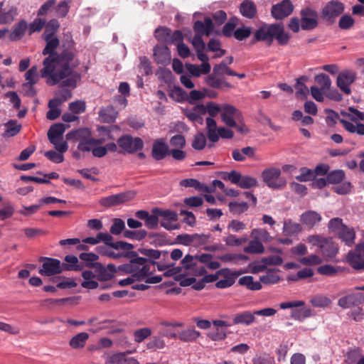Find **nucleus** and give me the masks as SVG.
<instances>
[{"label": "nucleus", "instance_id": "33", "mask_svg": "<svg viewBox=\"0 0 364 364\" xmlns=\"http://www.w3.org/2000/svg\"><path fill=\"white\" fill-rule=\"evenodd\" d=\"M238 284L252 291L260 290L262 288L261 282H254V278L252 276H245L240 277L238 280Z\"/></svg>", "mask_w": 364, "mask_h": 364}, {"label": "nucleus", "instance_id": "12", "mask_svg": "<svg viewBox=\"0 0 364 364\" xmlns=\"http://www.w3.org/2000/svg\"><path fill=\"white\" fill-rule=\"evenodd\" d=\"M356 80V73L352 70H345L341 71L337 76V87L347 95H350L351 89L350 85Z\"/></svg>", "mask_w": 364, "mask_h": 364}, {"label": "nucleus", "instance_id": "57", "mask_svg": "<svg viewBox=\"0 0 364 364\" xmlns=\"http://www.w3.org/2000/svg\"><path fill=\"white\" fill-rule=\"evenodd\" d=\"M164 340L159 336H153L146 343V348L151 350L162 349L165 347Z\"/></svg>", "mask_w": 364, "mask_h": 364}, {"label": "nucleus", "instance_id": "15", "mask_svg": "<svg viewBox=\"0 0 364 364\" xmlns=\"http://www.w3.org/2000/svg\"><path fill=\"white\" fill-rule=\"evenodd\" d=\"M318 26L317 13L309 8L302 9L301 11V28L302 30H313Z\"/></svg>", "mask_w": 364, "mask_h": 364}, {"label": "nucleus", "instance_id": "37", "mask_svg": "<svg viewBox=\"0 0 364 364\" xmlns=\"http://www.w3.org/2000/svg\"><path fill=\"white\" fill-rule=\"evenodd\" d=\"M301 230L302 228L299 223H293L291 220H287L284 222L283 232L287 236L296 235L299 233Z\"/></svg>", "mask_w": 364, "mask_h": 364}, {"label": "nucleus", "instance_id": "10", "mask_svg": "<svg viewBox=\"0 0 364 364\" xmlns=\"http://www.w3.org/2000/svg\"><path fill=\"white\" fill-rule=\"evenodd\" d=\"M220 117L222 122L228 127H235L236 122H241L243 120L242 112L230 104L222 105Z\"/></svg>", "mask_w": 364, "mask_h": 364}, {"label": "nucleus", "instance_id": "53", "mask_svg": "<svg viewBox=\"0 0 364 364\" xmlns=\"http://www.w3.org/2000/svg\"><path fill=\"white\" fill-rule=\"evenodd\" d=\"M213 72L214 75H218V76L223 75L224 74H227L230 76L231 75H235V72L232 70L225 61H222L220 63L215 65L213 67Z\"/></svg>", "mask_w": 364, "mask_h": 364}, {"label": "nucleus", "instance_id": "31", "mask_svg": "<svg viewBox=\"0 0 364 364\" xmlns=\"http://www.w3.org/2000/svg\"><path fill=\"white\" fill-rule=\"evenodd\" d=\"M206 123V134L208 140L210 142L215 143L218 141V137L216 135L218 131L217 123L213 117H207L205 119Z\"/></svg>", "mask_w": 364, "mask_h": 364}, {"label": "nucleus", "instance_id": "29", "mask_svg": "<svg viewBox=\"0 0 364 364\" xmlns=\"http://www.w3.org/2000/svg\"><path fill=\"white\" fill-rule=\"evenodd\" d=\"M346 260L353 269L357 271L364 270V257L349 252Z\"/></svg>", "mask_w": 364, "mask_h": 364}, {"label": "nucleus", "instance_id": "42", "mask_svg": "<svg viewBox=\"0 0 364 364\" xmlns=\"http://www.w3.org/2000/svg\"><path fill=\"white\" fill-rule=\"evenodd\" d=\"M338 305L342 309H349L353 306H358L354 293L347 294L338 301Z\"/></svg>", "mask_w": 364, "mask_h": 364}, {"label": "nucleus", "instance_id": "45", "mask_svg": "<svg viewBox=\"0 0 364 364\" xmlns=\"http://www.w3.org/2000/svg\"><path fill=\"white\" fill-rule=\"evenodd\" d=\"M238 23V19L236 17H232L230 20L224 25L222 33L224 36L230 38L233 36L235 29Z\"/></svg>", "mask_w": 364, "mask_h": 364}, {"label": "nucleus", "instance_id": "1", "mask_svg": "<svg viewBox=\"0 0 364 364\" xmlns=\"http://www.w3.org/2000/svg\"><path fill=\"white\" fill-rule=\"evenodd\" d=\"M46 42L42 51L43 55H48L43 61V68L41 70L42 77H48L50 85H56L62 79L72 74L73 70L80 65V60L70 48H63L60 52L56 49L60 41L56 36H43Z\"/></svg>", "mask_w": 364, "mask_h": 364}, {"label": "nucleus", "instance_id": "9", "mask_svg": "<svg viewBox=\"0 0 364 364\" xmlns=\"http://www.w3.org/2000/svg\"><path fill=\"white\" fill-rule=\"evenodd\" d=\"M223 178L230 181L232 183L244 189L251 188L257 185V181L255 178L247 175L242 176L240 172L235 170L224 173Z\"/></svg>", "mask_w": 364, "mask_h": 364}, {"label": "nucleus", "instance_id": "36", "mask_svg": "<svg viewBox=\"0 0 364 364\" xmlns=\"http://www.w3.org/2000/svg\"><path fill=\"white\" fill-rule=\"evenodd\" d=\"M66 263L62 264L63 271L64 270H81L82 266L79 264V261L77 257L73 255H67L65 257Z\"/></svg>", "mask_w": 364, "mask_h": 364}, {"label": "nucleus", "instance_id": "35", "mask_svg": "<svg viewBox=\"0 0 364 364\" xmlns=\"http://www.w3.org/2000/svg\"><path fill=\"white\" fill-rule=\"evenodd\" d=\"M200 336V333L193 328L185 329L178 333V339L183 342H194Z\"/></svg>", "mask_w": 364, "mask_h": 364}, {"label": "nucleus", "instance_id": "5", "mask_svg": "<svg viewBox=\"0 0 364 364\" xmlns=\"http://www.w3.org/2000/svg\"><path fill=\"white\" fill-rule=\"evenodd\" d=\"M68 139H74L79 141L77 149L83 152L92 151L95 146L100 145L102 143L101 139H96L91 137V132L88 129H80L70 132L67 134Z\"/></svg>", "mask_w": 364, "mask_h": 364}, {"label": "nucleus", "instance_id": "38", "mask_svg": "<svg viewBox=\"0 0 364 364\" xmlns=\"http://www.w3.org/2000/svg\"><path fill=\"white\" fill-rule=\"evenodd\" d=\"M218 76V75L213 74L209 75L205 78L206 83L211 87L215 89H219L221 88L223 86L227 87H231V85L226 82L225 80L217 77Z\"/></svg>", "mask_w": 364, "mask_h": 364}, {"label": "nucleus", "instance_id": "23", "mask_svg": "<svg viewBox=\"0 0 364 364\" xmlns=\"http://www.w3.org/2000/svg\"><path fill=\"white\" fill-rule=\"evenodd\" d=\"M321 216L319 213L314 210H308L301 215V221L306 226L313 228L316 224L321 220Z\"/></svg>", "mask_w": 364, "mask_h": 364}, {"label": "nucleus", "instance_id": "60", "mask_svg": "<svg viewBox=\"0 0 364 364\" xmlns=\"http://www.w3.org/2000/svg\"><path fill=\"white\" fill-rule=\"evenodd\" d=\"M299 262L306 266H312L321 264L323 259L318 255L313 254L308 257L300 258Z\"/></svg>", "mask_w": 364, "mask_h": 364}, {"label": "nucleus", "instance_id": "51", "mask_svg": "<svg viewBox=\"0 0 364 364\" xmlns=\"http://www.w3.org/2000/svg\"><path fill=\"white\" fill-rule=\"evenodd\" d=\"M152 333L151 328H141L136 329L133 333L134 341L136 343H141L146 338L149 337Z\"/></svg>", "mask_w": 364, "mask_h": 364}, {"label": "nucleus", "instance_id": "58", "mask_svg": "<svg viewBox=\"0 0 364 364\" xmlns=\"http://www.w3.org/2000/svg\"><path fill=\"white\" fill-rule=\"evenodd\" d=\"M60 27V23L57 19H51L45 25V31L43 36H55V32Z\"/></svg>", "mask_w": 364, "mask_h": 364}, {"label": "nucleus", "instance_id": "54", "mask_svg": "<svg viewBox=\"0 0 364 364\" xmlns=\"http://www.w3.org/2000/svg\"><path fill=\"white\" fill-rule=\"evenodd\" d=\"M123 235L124 237L128 238V239L141 240L146 237L147 232L144 230H125L123 232Z\"/></svg>", "mask_w": 364, "mask_h": 364}, {"label": "nucleus", "instance_id": "62", "mask_svg": "<svg viewBox=\"0 0 364 364\" xmlns=\"http://www.w3.org/2000/svg\"><path fill=\"white\" fill-rule=\"evenodd\" d=\"M124 230L125 223L124 220L120 218H114L109 230L110 233L114 235H118Z\"/></svg>", "mask_w": 364, "mask_h": 364}, {"label": "nucleus", "instance_id": "13", "mask_svg": "<svg viewBox=\"0 0 364 364\" xmlns=\"http://www.w3.org/2000/svg\"><path fill=\"white\" fill-rule=\"evenodd\" d=\"M40 260L43 262L42 267L39 269L41 275L50 277L63 272L62 264L58 259L42 257Z\"/></svg>", "mask_w": 364, "mask_h": 364}, {"label": "nucleus", "instance_id": "39", "mask_svg": "<svg viewBox=\"0 0 364 364\" xmlns=\"http://www.w3.org/2000/svg\"><path fill=\"white\" fill-rule=\"evenodd\" d=\"M139 251L141 254L153 259L162 258L163 260H165L166 259L168 258V251H160L158 250L145 248L139 249Z\"/></svg>", "mask_w": 364, "mask_h": 364}, {"label": "nucleus", "instance_id": "34", "mask_svg": "<svg viewBox=\"0 0 364 364\" xmlns=\"http://www.w3.org/2000/svg\"><path fill=\"white\" fill-rule=\"evenodd\" d=\"M338 235L339 238L348 246H350L354 243L355 233L353 228H348L346 225Z\"/></svg>", "mask_w": 364, "mask_h": 364}, {"label": "nucleus", "instance_id": "22", "mask_svg": "<svg viewBox=\"0 0 364 364\" xmlns=\"http://www.w3.org/2000/svg\"><path fill=\"white\" fill-rule=\"evenodd\" d=\"M130 353L131 351L114 353L110 357L109 363L110 364H139L136 359L128 356Z\"/></svg>", "mask_w": 364, "mask_h": 364}, {"label": "nucleus", "instance_id": "61", "mask_svg": "<svg viewBox=\"0 0 364 364\" xmlns=\"http://www.w3.org/2000/svg\"><path fill=\"white\" fill-rule=\"evenodd\" d=\"M341 270L339 267H333L331 264H324L318 267L317 272L319 274L326 276L335 275Z\"/></svg>", "mask_w": 364, "mask_h": 364}, {"label": "nucleus", "instance_id": "43", "mask_svg": "<svg viewBox=\"0 0 364 364\" xmlns=\"http://www.w3.org/2000/svg\"><path fill=\"white\" fill-rule=\"evenodd\" d=\"M314 81L320 86V89L323 90V93L331 88V80L329 76L325 73L316 75L314 77Z\"/></svg>", "mask_w": 364, "mask_h": 364}, {"label": "nucleus", "instance_id": "48", "mask_svg": "<svg viewBox=\"0 0 364 364\" xmlns=\"http://www.w3.org/2000/svg\"><path fill=\"white\" fill-rule=\"evenodd\" d=\"M314 307L325 308L331 304V300L323 295H315L309 301Z\"/></svg>", "mask_w": 364, "mask_h": 364}, {"label": "nucleus", "instance_id": "28", "mask_svg": "<svg viewBox=\"0 0 364 364\" xmlns=\"http://www.w3.org/2000/svg\"><path fill=\"white\" fill-rule=\"evenodd\" d=\"M66 128V126L63 123L53 124L48 132V138L50 142H53V140L63 139V134Z\"/></svg>", "mask_w": 364, "mask_h": 364}, {"label": "nucleus", "instance_id": "56", "mask_svg": "<svg viewBox=\"0 0 364 364\" xmlns=\"http://www.w3.org/2000/svg\"><path fill=\"white\" fill-rule=\"evenodd\" d=\"M230 210L235 214H241L248 210L249 205L247 202L235 201L229 203Z\"/></svg>", "mask_w": 364, "mask_h": 364}, {"label": "nucleus", "instance_id": "2", "mask_svg": "<svg viewBox=\"0 0 364 364\" xmlns=\"http://www.w3.org/2000/svg\"><path fill=\"white\" fill-rule=\"evenodd\" d=\"M274 39L280 46H285L289 41L290 36L284 31L282 23H264L255 32L251 43L255 44L259 41H264L269 46Z\"/></svg>", "mask_w": 364, "mask_h": 364}, {"label": "nucleus", "instance_id": "27", "mask_svg": "<svg viewBox=\"0 0 364 364\" xmlns=\"http://www.w3.org/2000/svg\"><path fill=\"white\" fill-rule=\"evenodd\" d=\"M98 114L100 121L104 123H112L114 122L117 116V112L112 106L101 108Z\"/></svg>", "mask_w": 364, "mask_h": 364}, {"label": "nucleus", "instance_id": "63", "mask_svg": "<svg viewBox=\"0 0 364 364\" xmlns=\"http://www.w3.org/2000/svg\"><path fill=\"white\" fill-rule=\"evenodd\" d=\"M345 226L346 225L343 223L342 219L334 218L330 220L328 227L330 231L338 235Z\"/></svg>", "mask_w": 364, "mask_h": 364}, {"label": "nucleus", "instance_id": "40", "mask_svg": "<svg viewBox=\"0 0 364 364\" xmlns=\"http://www.w3.org/2000/svg\"><path fill=\"white\" fill-rule=\"evenodd\" d=\"M171 30L167 27H159L154 31L156 38L162 43L171 44Z\"/></svg>", "mask_w": 364, "mask_h": 364}, {"label": "nucleus", "instance_id": "8", "mask_svg": "<svg viewBox=\"0 0 364 364\" xmlns=\"http://www.w3.org/2000/svg\"><path fill=\"white\" fill-rule=\"evenodd\" d=\"M280 176L281 170L275 167L265 168L261 174L264 183L272 189H282L285 186L286 181Z\"/></svg>", "mask_w": 364, "mask_h": 364}, {"label": "nucleus", "instance_id": "6", "mask_svg": "<svg viewBox=\"0 0 364 364\" xmlns=\"http://www.w3.org/2000/svg\"><path fill=\"white\" fill-rule=\"evenodd\" d=\"M113 237L107 232H99L96 237H87L82 240V242L90 245H96L100 242H103L107 246L115 250H129L134 248L132 244L124 241H117L113 242Z\"/></svg>", "mask_w": 364, "mask_h": 364}, {"label": "nucleus", "instance_id": "50", "mask_svg": "<svg viewBox=\"0 0 364 364\" xmlns=\"http://www.w3.org/2000/svg\"><path fill=\"white\" fill-rule=\"evenodd\" d=\"M206 138L203 132H198L194 135L191 146L196 151L203 150L206 146Z\"/></svg>", "mask_w": 364, "mask_h": 364}, {"label": "nucleus", "instance_id": "25", "mask_svg": "<svg viewBox=\"0 0 364 364\" xmlns=\"http://www.w3.org/2000/svg\"><path fill=\"white\" fill-rule=\"evenodd\" d=\"M240 12L244 17L252 19L257 14L256 5L252 1L245 0L240 4Z\"/></svg>", "mask_w": 364, "mask_h": 364}, {"label": "nucleus", "instance_id": "64", "mask_svg": "<svg viewBox=\"0 0 364 364\" xmlns=\"http://www.w3.org/2000/svg\"><path fill=\"white\" fill-rule=\"evenodd\" d=\"M46 25V21L41 18H36L34 21L31 23L28 26V34L31 35L35 32H39Z\"/></svg>", "mask_w": 364, "mask_h": 364}, {"label": "nucleus", "instance_id": "44", "mask_svg": "<svg viewBox=\"0 0 364 364\" xmlns=\"http://www.w3.org/2000/svg\"><path fill=\"white\" fill-rule=\"evenodd\" d=\"M79 258L85 263L87 267L95 269L99 256L93 252H82L80 254Z\"/></svg>", "mask_w": 364, "mask_h": 364}, {"label": "nucleus", "instance_id": "32", "mask_svg": "<svg viewBox=\"0 0 364 364\" xmlns=\"http://www.w3.org/2000/svg\"><path fill=\"white\" fill-rule=\"evenodd\" d=\"M89 338V334L86 332H81L74 336L70 341L69 344L73 349L82 348Z\"/></svg>", "mask_w": 364, "mask_h": 364}, {"label": "nucleus", "instance_id": "4", "mask_svg": "<svg viewBox=\"0 0 364 364\" xmlns=\"http://www.w3.org/2000/svg\"><path fill=\"white\" fill-rule=\"evenodd\" d=\"M308 241L318 248L317 252L321 254L325 261L332 259L338 252V245L331 238L315 235L309 236Z\"/></svg>", "mask_w": 364, "mask_h": 364}, {"label": "nucleus", "instance_id": "7", "mask_svg": "<svg viewBox=\"0 0 364 364\" xmlns=\"http://www.w3.org/2000/svg\"><path fill=\"white\" fill-rule=\"evenodd\" d=\"M327 113L326 122L328 125L333 126L336 123V120L339 119V122L347 132L352 134L356 133L359 135H364V124L356 123V124H354L353 122L346 119H339L338 114L332 109H328Z\"/></svg>", "mask_w": 364, "mask_h": 364}, {"label": "nucleus", "instance_id": "52", "mask_svg": "<svg viewBox=\"0 0 364 364\" xmlns=\"http://www.w3.org/2000/svg\"><path fill=\"white\" fill-rule=\"evenodd\" d=\"M301 173L296 176V179L300 182H306L315 179V172L306 167L300 169Z\"/></svg>", "mask_w": 364, "mask_h": 364}, {"label": "nucleus", "instance_id": "55", "mask_svg": "<svg viewBox=\"0 0 364 364\" xmlns=\"http://www.w3.org/2000/svg\"><path fill=\"white\" fill-rule=\"evenodd\" d=\"M312 316V310L309 308H303L291 311V318L295 320L303 321Z\"/></svg>", "mask_w": 364, "mask_h": 364}, {"label": "nucleus", "instance_id": "21", "mask_svg": "<svg viewBox=\"0 0 364 364\" xmlns=\"http://www.w3.org/2000/svg\"><path fill=\"white\" fill-rule=\"evenodd\" d=\"M214 28L213 20L210 17H205L204 21H196L194 23L193 29L196 35L209 36Z\"/></svg>", "mask_w": 364, "mask_h": 364}, {"label": "nucleus", "instance_id": "49", "mask_svg": "<svg viewBox=\"0 0 364 364\" xmlns=\"http://www.w3.org/2000/svg\"><path fill=\"white\" fill-rule=\"evenodd\" d=\"M346 174L343 170H334L327 174V181L331 184H338L345 178Z\"/></svg>", "mask_w": 364, "mask_h": 364}, {"label": "nucleus", "instance_id": "26", "mask_svg": "<svg viewBox=\"0 0 364 364\" xmlns=\"http://www.w3.org/2000/svg\"><path fill=\"white\" fill-rule=\"evenodd\" d=\"M255 311L253 313L248 311H243L234 316L233 323L250 326L255 321Z\"/></svg>", "mask_w": 364, "mask_h": 364}, {"label": "nucleus", "instance_id": "24", "mask_svg": "<svg viewBox=\"0 0 364 364\" xmlns=\"http://www.w3.org/2000/svg\"><path fill=\"white\" fill-rule=\"evenodd\" d=\"M4 2H0V23L1 24L12 22L17 15V9L11 6L8 9H3Z\"/></svg>", "mask_w": 364, "mask_h": 364}, {"label": "nucleus", "instance_id": "59", "mask_svg": "<svg viewBox=\"0 0 364 364\" xmlns=\"http://www.w3.org/2000/svg\"><path fill=\"white\" fill-rule=\"evenodd\" d=\"M205 114L208 113L210 117H215L222 113V105H219L213 102H208L205 105Z\"/></svg>", "mask_w": 364, "mask_h": 364}, {"label": "nucleus", "instance_id": "14", "mask_svg": "<svg viewBox=\"0 0 364 364\" xmlns=\"http://www.w3.org/2000/svg\"><path fill=\"white\" fill-rule=\"evenodd\" d=\"M134 197L135 193L133 191L119 193L102 198L100 204L104 207L109 208L131 200Z\"/></svg>", "mask_w": 364, "mask_h": 364}, {"label": "nucleus", "instance_id": "30", "mask_svg": "<svg viewBox=\"0 0 364 364\" xmlns=\"http://www.w3.org/2000/svg\"><path fill=\"white\" fill-rule=\"evenodd\" d=\"M28 28L26 21L21 20L14 26L12 31L9 34V39L12 41L20 40L25 34Z\"/></svg>", "mask_w": 364, "mask_h": 364}, {"label": "nucleus", "instance_id": "41", "mask_svg": "<svg viewBox=\"0 0 364 364\" xmlns=\"http://www.w3.org/2000/svg\"><path fill=\"white\" fill-rule=\"evenodd\" d=\"M346 362L347 364H364V356L359 348L353 349L348 353Z\"/></svg>", "mask_w": 364, "mask_h": 364}, {"label": "nucleus", "instance_id": "46", "mask_svg": "<svg viewBox=\"0 0 364 364\" xmlns=\"http://www.w3.org/2000/svg\"><path fill=\"white\" fill-rule=\"evenodd\" d=\"M96 267L95 268V272L97 274V278L100 281H109L112 279L113 275L112 273L108 272V269H106L101 263H96Z\"/></svg>", "mask_w": 364, "mask_h": 364}, {"label": "nucleus", "instance_id": "11", "mask_svg": "<svg viewBox=\"0 0 364 364\" xmlns=\"http://www.w3.org/2000/svg\"><path fill=\"white\" fill-rule=\"evenodd\" d=\"M120 148L129 154H133L141 150L144 147L143 140L139 137L133 138L130 135H123L117 140Z\"/></svg>", "mask_w": 364, "mask_h": 364}, {"label": "nucleus", "instance_id": "17", "mask_svg": "<svg viewBox=\"0 0 364 364\" xmlns=\"http://www.w3.org/2000/svg\"><path fill=\"white\" fill-rule=\"evenodd\" d=\"M344 10L343 4L338 1L328 2L322 10V16L326 21L333 22Z\"/></svg>", "mask_w": 364, "mask_h": 364}, {"label": "nucleus", "instance_id": "16", "mask_svg": "<svg viewBox=\"0 0 364 364\" xmlns=\"http://www.w3.org/2000/svg\"><path fill=\"white\" fill-rule=\"evenodd\" d=\"M294 6L290 0H283L272 7V16L276 20H282L289 16L293 11Z\"/></svg>", "mask_w": 364, "mask_h": 364}, {"label": "nucleus", "instance_id": "3", "mask_svg": "<svg viewBox=\"0 0 364 364\" xmlns=\"http://www.w3.org/2000/svg\"><path fill=\"white\" fill-rule=\"evenodd\" d=\"M129 258V262L119 266V269L126 274H130L135 280L145 279L151 272V264L148 263V259L138 257L137 254L136 256Z\"/></svg>", "mask_w": 364, "mask_h": 364}, {"label": "nucleus", "instance_id": "47", "mask_svg": "<svg viewBox=\"0 0 364 364\" xmlns=\"http://www.w3.org/2000/svg\"><path fill=\"white\" fill-rule=\"evenodd\" d=\"M348 112H341L343 117L349 118L352 122L364 121V113L353 107H348Z\"/></svg>", "mask_w": 364, "mask_h": 364}, {"label": "nucleus", "instance_id": "20", "mask_svg": "<svg viewBox=\"0 0 364 364\" xmlns=\"http://www.w3.org/2000/svg\"><path fill=\"white\" fill-rule=\"evenodd\" d=\"M154 58L157 64H168L171 60L169 48L166 46L156 45L154 48Z\"/></svg>", "mask_w": 364, "mask_h": 364}, {"label": "nucleus", "instance_id": "18", "mask_svg": "<svg viewBox=\"0 0 364 364\" xmlns=\"http://www.w3.org/2000/svg\"><path fill=\"white\" fill-rule=\"evenodd\" d=\"M169 146L164 139H157L152 144L151 156L156 161L163 160L169 155Z\"/></svg>", "mask_w": 364, "mask_h": 364}, {"label": "nucleus", "instance_id": "19", "mask_svg": "<svg viewBox=\"0 0 364 364\" xmlns=\"http://www.w3.org/2000/svg\"><path fill=\"white\" fill-rule=\"evenodd\" d=\"M184 114L192 122L203 124V115L205 114V105L203 104L197 105L192 109L184 110Z\"/></svg>", "mask_w": 364, "mask_h": 364}]
</instances>
